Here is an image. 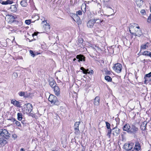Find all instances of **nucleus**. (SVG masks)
Here are the masks:
<instances>
[{"label": "nucleus", "instance_id": "nucleus-1", "mask_svg": "<svg viewBox=\"0 0 151 151\" xmlns=\"http://www.w3.org/2000/svg\"><path fill=\"white\" fill-rule=\"evenodd\" d=\"M32 109V105L30 103L25 104L22 110L24 113L27 114L30 113Z\"/></svg>", "mask_w": 151, "mask_h": 151}, {"label": "nucleus", "instance_id": "nucleus-2", "mask_svg": "<svg viewBox=\"0 0 151 151\" xmlns=\"http://www.w3.org/2000/svg\"><path fill=\"white\" fill-rule=\"evenodd\" d=\"M0 134L1 136L6 139H9L10 137V134L6 129H2L0 130Z\"/></svg>", "mask_w": 151, "mask_h": 151}, {"label": "nucleus", "instance_id": "nucleus-3", "mask_svg": "<svg viewBox=\"0 0 151 151\" xmlns=\"http://www.w3.org/2000/svg\"><path fill=\"white\" fill-rule=\"evenodd\" d=\"M113 69L118 73H120L122 69V65L119 63H117L115 64L113 67Z\"/></svg>", "mask_w": 151, "mask_h": 151}, {"label": "nucleus", "instance_id": "nucleus-4", "mask_svg": "<svg viewBox=\"0 0 151 151\" xmlns=\"http://www.w3.org/2000/svg\"><path fill=\"white\" fill-rule=\"evenodd\" d=\"M81 122H77L74 124V133L76 135H79L80 134V131L79 129V126Z\"/></svg>", "mask_w": 151, "mask_h": 151}, {"label": "nucleus", "instance_id": "nucleus-5", "mask_svg": "<svg viewBox=\"0 0 151 151\" xmlns=\"http://www.w3.org/2000/svg\"><path fill=\"white\" fill-rule=\"evenodd\" d=\"M17 17L16 16H13L12 15H8L6 16V19L9 23H12L14 21H16Z\"/></svg>", "mask_w": 151, "mask_h": 151}, {"label": "nucleus", "instance_id": "nucleus-6", "mask_svg": "<svg viewBox=\"0 0 151 151\" xmlns=\"http://www.w3.org/2000/svg\"><path fill=\"white\" fill-rule=\"evenodd\" d=\"M48 100L52 104L57 105V97L54 95L51 94L50 95L48 98Z\"/></svg>", "mask_w": 151, "mask_h": 151}, {"label": "nucleus", "instance_id": "nucleus-7", "mask_svg": "<svg viewBox=\"0 0 151 151\" xmlns=\"http://www.w3.org/2000/svg\"><path fill=\"white\" fill-rule=\"evenodd\" d=\"M138 129L134 125H132L130 128L129 134H135L137 132Z\"/></svg>", "mask_w": 151, "mask_h": 151}, {"label": "nucleus", "instance_id": "nucleus-8", "mask_svg": "<svg viewBox=\"0 0 151 151\" xmlns=\"http://www.w3.org/2000/svg\"><path fill=\"white\" fill-rule=\"evenodd\" d=\"M42 23L44 24L43 27L46 31L47 32L50 29V26L47 22L46 20L42 22Z\"/></svg>", "mask_w": 151, "mask_h": 151}, {"label": "nucleus", "instance_id": "nucleus-9", "mask_svg": "<svg viewBox=\"0 0 151 151\" xmlns=\"http://www.w3.org/2000/svg\"><path fill=\"white\" fill-rule=\"evenodd\" d=\"M94 21L95 20H93V19L89 20L87 24V27L90 28H92L95 23Z\"/></svg>", "mask_w": 151, "mask_h": 151}, {"label": "nucleus", "instance_id": "nucleus-10", "mask_svg": "<svg viewBox=\"0 0 151 151\" xmlns=\"http://www.w3.org/2000/svg\"><path fill=\"white\" fill-rule=\"evenodd\" d=\"M124 147L126 150L130 151L132 148V144H125L124 146Z\"/></svg>", "mask_w": 151, "mask_h": 151}, {"label": "nucleus", "instance_id": "nucleus-11", "mask_svg": "<svg viewBox=\"0 0 151 151\" xmlns=\"http://www.w3.org/2000/svg\"><path fill=\"white\" fill-rule=\"evenodd\" d=\"M131 126L128 124H126L123 127L122 129L124 131H126L129 134Z\"/></svg>", "mask_w": 151, "mask_h": 151}, {"label": "nucleus", "instance_id": "nucleus-12", "mask_svg": "<svg viewBox=\"0 0 151 151\" xmlns=\"http://www.w3.org/2000/svg\"><path fill=\"white\" fill-rule=\"evenodd\" d=\"M76 58L78 59V61L79 62L85 61V57L82 55H77L76 56Z\"/></svg>", "mask_w": 151, "mask_h": 151}, {"label": "nucleus", "instance_id": "nucleus-13", "mask_svg": "<svg viewBox=\"0 0 151 151\" xmlns=\"http://www.w3.org/2000/svg\"><path fill=\"white\" fill-rule=\"evenodd\" d=\"M54 91L56 95L58 96L60 93V89L58 86H55L53 88Z\"/></svg>", "mask_w": 151, "mask_h": 151}, {"label": "nucleus", "instance_id": "nucleus-14", "mask_svg": "<svg viewBox=\"0 0 151 151\" xmlns=\"http://www.w3.org/2000/svg\"><path fill=\"white\" fill-rule=\"evenodd\" d=\"M77 44L80 47V48L83 47L84 45L83 44V40L82 38H79L77 42Z\"/></svg>", "mask_w": 151, "mask_h": 151}, {"label": "nucleus", "instance_id": "nucleus-15", "mask_svg": "<svg viewBox=\"0 0 151 151\" xmlns=\"http://www.w3.org/2000/svg\"><path fill=\"white\" fill-rule=\"evenodd\" d=\"M49 83L50 86L52 87L53 88L56 86V83L54 80L52 79L51 78L49 80Z\"/></svg>", "mask_w": 151, "mask_h": 151}, {"label": "nucleus", "instance_id": "nucleus-16", "mask_svg": "<svg viewBox=\"0 0 151 151\" xmlns=\"http://www.w3.org/2000/svg\"><path fill=\"white\" fill-rule=\"evenodd\" d=\"M113 129L114 130L113 133L114 135L116 136H117L118 134L119 133L120 129L117 127L114 128Z\"/></svg>", "mask_w": 151, "mask_h": 151}, {"label": "nucleus", "instance_id": "nucleus-17", "mask_svg": "<svg viewBox=\"0 0 151 151\" xmlns=\"http://www.w3.org/2000/svg\"><path fill=\"white\" fill-rule=\"evenodd\" d=\"M147 124V122L144 121L141 124L140 126V128L142 130L144 131L146 129Z\"/></svg>", "mask_w": 151, "mask_h": 151}, {"label": "nucleus", "instance_id": "nucleus-18", "mask_svg": "<svg viewBox=\"0 0 151 151\" xmlns=\"http://www.w3.org/2000/svg\"><path fill=\"white\" fill-rule=\"evenodd\" d=\"M100 103V98L98 96H96L94 99V104L95 106L99 105Z\"/></svg>", "mask_w": 151, "mask_h": 151}, {"label": "nucleus", "instance_id": "nucleus-19", "mask_svg": "<svg viewBox=\"0 0 151 151\" xmlns=\"http://www.w3.org/2000/svg\"><path fill=\"white\" fill-rule=\"evenodd\" d=\"M136 3L137 7H140L143 4V1L142 0H136Z\"/></svg>", "mask_w": 151, "mask_h": 151}, {"label": "nucleus", "instance_id": "nucleus-20", "mask_svg": "<svg viewBox=\"0 0 151 151\" xmlns=\"http://www.w3.org/2000/svg\"><path fill=\"white\" fill-rule=\"evenodd\" d=\"M13 2L12 1L7 0L6 1H2V0H0V3L3 5H7L8 4H11L13 3Z\"/></svg>", "mask_w": 151, "mask_h": 151}, {"label": "nucleus", "instance_id": "nucleus-21", "mask_svg": "<svg viewBox=\"0 0 151 151\" xmlns=\"http://www.w3.org/2000/svg\"><path fill=\"white\" fill-rule=\"evenodd\" d=\"M6 143V141L3 138H0V147L4 146Z\"/></svg>", "mask_w": 151, "mask_h": 151}, {"label": "nucleus", "instance_id": "nucleus-22", "mask_svg": "<svg viewBox=\"0 0 151 151\" xmlns=\"http://www.w3.org/2000/svg\"><path fill=\"white\" fill-rule=\"evenodd\" d=\"M21 5L22 6L26 7L28 5L27 3L26 0H22L20 2Z\"/></svg>", "mask_w": 151, "mask_h": 151}, {"label": "nucleus", "instance_id": "nucleus-23", "mask_svg": "<svg viewBox=\"0 0 151 151\" xmlns=\"http://www.w3.org/2000/svg\"><path fill=\"white\" fill-rule=\"evenodd\" d=\"M134 34L135 36L139 37L142 35V33L141 30L139 29L135 33H134Z\"/></svg>", "mask_w": 151, "mask_h": 151}, {"label": "nucleus", "instance_id": "nucleus-24", "mask_svg": "<svg viewBox=\"0 0 151 151\" xmlns=\"http://www.w3.org/2000/svg\"><path fill=\"white\" fill-rule=\"evenodd\" d=\"M11 11L13 12H16L17 10V8L16 6L14 5H12L10 7Z\"/></svg>", "mask_w": 151, "mask_h": 151}, {"label": "nucleus", "instance_id": "nucleus-25", "mask_svg": "<svg viewBox=\"0 0 151 151\" xmlns=\"http://www.w3.org/2000/svg\"><path fill=\"white\" fill-rule=\"evenodd\" d=\"M27 92L23 91H21L18 94L19 96H24V97H27L29 95H27L26 93Z\"/></svg>", "mask_w": 151, "mask_h": 151}, {"label": "nucleus", "instance_id": "nucleus-26", "mask_svg": "<svg viewBox=\"0 0 151 151\" xmlns=\"http://www.w3.org/2000/svg\"><path fill=\"white\" fill-rule=\"evenodd\" d=\"M144 79H145L144 83L145 84L151 81V78H150L144 77Z\"/></svg>", "mask_w": 151, "mask_h": 151}, {"label": "nucleus", "instance_id": "nucleus-27", "mask_svg": "<svg viewBox=\"0 0 151 151\" xmlns=\"http://www.w3.org/2000/svg\"><path fill=\"white\" fill-rule=\"evenodd\" d=\"M140 146L139 143L138 142H136L135 146V149L137 150H138L140 149Z\"/></svg>", "mask_w": 151, "mask_h": 151}, {"label": "nucleus", "instance_id": "nucleus-28", "mask_svg": "<svg viewBox=\"0 0 151 151\" xmlns=\"http://www.w3.org/2000/svg\"><path fill=\"white\" fill-rule=\"evenodd\" d=\"M11 103L13 104L16 106H18V105L19 104V103L17 101L14 100H12L11 101Z\"/></svg>", "mask_w": 151, "mask_h": 151}, {"label": "nucleus", "instance_id": "nucleus-29", "mask_svg": "<svg viewBox=\"0 0 151 151\" xmlns=\"http://www.w3.org/2000/svg\"><path fill=\"white\" fill-rule=\"evenodd\" d=\"M22 114L20 113H19L17 114V119L19 121L21 120L22 119Z\"/></svg>", "mask_w": 151, "mask_h": 151}, {"label": "nucleus", "instance_id": "nucleus-30", "mask_svg": "<svg viewBox=\"0 0 151 151\" xmlns=\"http://www.w3.org/2000/svg\"><path fill=\"white\" fill-rule=\"evenodd\" d=\"M105 79L108 82H110L112 80L111 78L109 76H105Z\"/></svg>", "mask_w": 151, "mask_h": 151}, {"label": "nucleus", "instance_id": "nucleus-31", "mask_svg": "<svg viewBox=\"0 0 151 151\" xmlns=\"http://www.w3.org/2000/svg\"><path fill=\"white\" fill-rule=\"evenodd\" d=\"M148 48V46L146 44L142 45L141 46V50H144Z\"/></svg>", "mask_w": 151, "mask_h": 151}, {"label": "nucleus", "instance_id": "nucleus-32", "mask_svg": "<svg viewBox=\"0 0 151 151\" xmlns=\"http://www.w3.org/2000/svg\"><path fill=\"white\" fill-rule=\"evenodd\" d=\"M150 52L148 51H144L142 52V54L144 55L148 56L149 55V54H150Z\"/></svg>", "mask_w": 151, "mask_h": 151}, {"label": "nucleus", "instance_id": "nucleus-33", "mask_svg": "<svg viewBox=\"0 0 151 151\" xmlns=\"http://www.w3.org/2000/svg\"><path fill=\"white\" fill-rule=\"evenodd\" d=\"M80 69L82 70L83 73L84 74H86L88 73V69H85L83 67H81L80 68Z\"/></svg>", "mask_w": 151, "mask_h": 151}, {"label": "nucleus", "instance_id": "nucleus-34", "mask_svg": "<svg viewBox=\"0 0 151 151\" xmlns=\"http://www.w3.org/2000/svg\"><path fill=\"white\" fill-rule=\"evenodd\" d=\"M108 11L109 12V15H107L108 17H109L110 15H114V13L112 14H111V13H112L113 12V10L112 9L109 8L108 9Z\"/></svg>", "mask_w": 151, "mask_h": 151}, {"label": "nucleus", "instance_id": "nucleus-35", "mask_svg": "<svg viewBox=\"0 0 151 151\" xmlns=\"http://www.w3.org/2000/svg\"><path fill=\"white\" fill-rule=\"evenodd\" d=\"M93 20H94L95 21V23H99L101 22H103V20H101L99 19H93Z\"/></svg>", "mask_w": 151, "mask_h": 151}, {"label": "nucleus", "instance_id": "nucleus-36", "mask_svg": "<svg viewBox=\"0 0 151 151\" xmlns=\"http://www.w3.org/2000/svg\"><path fill=\"white\" fill-rule=\"evenodd\" d=\"M14 124H16V125L18 127H21V125L20 122L17 120H16L15 122H14Z\"/></svg>", "mask_w": 151, "mask_h": 151}, {"label": "nucleus", "instance_id": "nucleus-37", "mask_svg": "<svg viewBox=\"0 0 151 151\" xmlns=\"http://www.w3.org/2000/svg\"><path fill=\"white\" fill-rule=\"evenodd\" d=\"M111 129H108L107 133L106 134L107 136H108L109 138H110L111 136Z\"/></svg>", "mask_w": 151, "mask_h": 151}, {"label": "nucleus", "instance_id": "nucleus-38", "mask_svg": "<svg viewBox=\"0 0 151 151\" xmlns=\"http://www.w3.org/2000/svg\"><path fill=\"white\" fill-rule=\"evenodd\" d=\"M136 25V24L135 23L133 24H131L129 27V29H132L134 27H135V26Z\"/></svg>", "mask_w": 151, "mask_h": 151}, {"label": "nucleus", "instance_id": "nucleus-39", "mask_svg": "<svg viewBox=\"0 0 151 151\" xmlns=\"http://www.w3.org/2000/svg\"><path fill=\"white\" fill-rule=\"evenodd\" d=\"M106 127L108 129H111L110 127V124L107 122H106Z\"/></svg>", "mask_w": 151, "mask_h": 151}, {"label": "nucleus", "instance_id": "nucleus-40", "mask_svg": "<svg viewBox=\"0 0 151 151\" xmlns=\"http://www.w3.org/2000/svg\"><path fill=\"white\" fill-rule=\"evenodd\" d=\"M18 76L17 74V73L14 72L13 73L12 75V77L14 78H16Z\"/></svg>", "mask_w": 151, "mask_h": 151}, {"label": "nucleus", "instance_id": "nucleus-41", "mask_svg": "<svg viewBox=\"0 0 151 151\" xmlns=\"http://www.w3.org/2000/svg\"><path fill=\"white\" fill-rule=\"evenodd\" d=\"M29 53L33 57H34L36 55V54H35V53L32 50H30L29 51Z\"/></svg>", "mask_w": 151, "mask_h": 151}, {"label": "nucleus", "instance_id": "nucleus-42", "mask_svg": "<svg viewBox=\"0 0 151 151\" xmlns=\"http://www.w3.org/2000/svg\"><path fill=\"white\" fill-rule=\"evenodd\" d=\"M31 22V20L30 19L26 20L25 21V23L27 25H29L30 24Z\"/></svg>", "mask_w": 151, "mask_h": 151}, {"label": "nucleus", "instance_id": "nucleus-43", "mask_svg": "<svg viewBox=\"0 0 151 151\" xmlns=\"http://www.w3.org/2000/svg\"><path fill=\"white\" fill-rule=\"evenodd\" d=\"M75 18H76L77 19H76V20H75V19H73V20L75 21L76 22H78V21H80V18L77 15H76V17Z\"/></svg>", "mask_w": 151, "mask_h": 151}, {"label": "nucleus", "instance_id": "nucleus-44", "mask_svg": "<svg viewBox=\"0 0 151 151\" xmlns=\"http://www.w3.org/2000/svg\"><path fill=\"white\" fill-rule=\"evenodd\" d=\"M145 77L151 78V72L145 75Z\"/></svg>", "mask_w": 151, "mask_h": 151}, {"label": "nucleus", "instance_id": "nucleus-45", "mask_svg": "<svg viewBox=\"0 0 151 151\" xmlns=\"http://www.w3.org/2000/svg\"><path fill=\"white\" fill-rule=\"evenodd\" d=\"M82 11H81V10H79L78 11H77V12H76V15H81L82 14Z\"/></svg>", "mask_w": 151, "mask_h": 151}, {"label": "nucleus", "instance_id": "nucleus-46", "mask_svg": "<svg viewBox=\"0 0 151 151\" xmlns=\"http://www.w3.org/2000/svg\"><path fill=\"white\" fill-rule=\"evenodd\" d=\"M140 13L142 15H145L146 14V12L145 10L142 9V10L140 11Z\"/></svg>", "mask_w": 151, "mask_h": 151}, {"label": "nucleus", "instance_id": "nucleus-47", "mask_svg": "<svg viewBox=\"0 0 151 151\" xmlns=\"http://www.w3.org/2000/svg\"><path fill=\"white\" fill-rule=\"evenodd\" d=\"M147 22L149 23L151 22V14L150 15L147 19Z\"/></svg>", "mask_w": 151, "mask_h": 151}, {"label": "nucleus", "instance_id": "nucleus-48", "mask_svg": "<svg viewBox=\"0 0 151 151\" xmlns=\"http://www.w3.org/2000/svg\"><path fill=\"white\" fill-rule=\"evenodd\" d=\"M12 136L13 138L14 139H15L17 137V135L16 134H13Z\"/></svg>", "mask_w": 151, "mask_h": 151}, {"label": "nucleus", "instance_id": "nucleus-49", "mask_svg": "<svg viewBox=\"0 0 151 151\" xmlns=\"http://www.w3.org/2000/svg\"><path fill=\"white\" fill-rule=\"evenodd\" d=\"M9 119L12 122H13L14 123V122H15L16 120L15 119L13 118H12Z\"/></svg>", "mask_w": 151, "mask_h": 151}, {"label": "nucleus", "instance_id": "nucleus-50", "mask_svg": "<svg viewBox=\"0 0 151 151\" xmlns=\"http://www.w3.org/2000/svg\"><path fill=\"white\" fill-rule=\"evenodd\" d=\"M146 45L148 46V48L150 46H151V43L149 42H147L145 44Z\"/></svg>", "mask_w": 151, "mask_h": 151}, {"label": "nucleus", "instance_id": "nucleus-51", "mask_svg": "<svg viewBox=\"0 0 151 151\" xmlns=\"http://www.w3.org/2000/svg\"><path fill=\"white\" fill-rule=\"evenodd\" d=\"M129 32H130V33H131V34H132V35H135L134 33L133 32H131L132 29H129Z\"/></svg>", "mask_w": 151, "mask_h": 151}, {"label": "nucleus", "instance_id": "nucleus-52", "mask_svg": "<svg viewBox=\"0 0 151 151\" xmlns=\"http://www.w3.org/2000/svg\"><path fill=\"white\" fill-rule=\"evenodd\" d=\"M129 32H130V33H131V34H132V35H135L134 33L133 32H131L132 29H129Z\"/></svg>", "mask_w": 151, "mask_h": 151}, {"label": "nucleus", "instance_id": "nucleus-53", "mask_svg": "<svg viewBox=\"0 0 151 151\" xmlns=\"http://www.w3.org/2000/svg\"><path fill=\"white\" fill-rule=\"evenodd\" d=\"M35 54H36V55H38L39 54H40V53H39L37 52H35Z\"/></svg>", "mask_w": 151, "mask_h": 151}, {"label": "nucleus", "instance_id": "nucleus-54", "mask_svg": "<svg viewBox=\"0 0 151 151\" xmlns=\"http://www.w3.org/2000/svg\"><path fill=\"white\" fill-rule=\"evenodd\" d=\"M109 1V0H104V2H108Z\"/></svg>", "mask_w": 151, "mask_h": 151}, {"label": "nucleus", "instance_id": "nucleus-55", "mask_svg": "<svg viewBox=\"0 0 151 151\" xmlns=\"http://www.w3.org/2000/svg\"><path fill=\"white\" fill-rule=\"evenodd\" d=\"M20 151H24L23 148H21L20 150Z\"/></svg>", "mask_w": 151, "mask_h": 151}, {"label": "nucleus", "instance_id": "nucleus-56", "mask_svg": "<svg viewBox=\"0 0 151 151\" xmlns=\"http://www.w3.org/2000/svg\"><path fill=\"white\" fill-rule=\"evenodd\" d=\"M135 27H136V28H137L138 29H140L139 27V26H135Z\"/></svg>", "mask_w": 151, "mask_h": 151}, {"label": "nucleus", "instance_id": "nucleus-57", "mask_svg": "<svg viewBox=\"0 0 151 151\" xmlns=\"http://www.w3.org/2000/svg\"><path fill=\"white\" fill-rule=\"evenodd\" d=\"M150 54H149V55L148 56L150 57V58H151V52H150Z\"/></svg>", "mask_w": 151, "mask_h": 151}, {"label": "nucleus", "instance_id": "nucleus-58", "mask_svg": "<svg viewBox=\"0 0 151 151\" xmlns=\"http://www.w3.org/2000/svg\"><path fill=\"white\" fill-rule=\"evenodd\" d=\"M34 35H36V33L35 32L33 34H32V35L33 36Z\"/></svg>", "mask_w": 151, "mask_h": 151}, {"label": "nucleus", "instance_id": "nucleus-59", "mask_svg": "<svg viewBox=\"0 0 151 151\" xmlns=\"http://www.w3.org/2000/svg\"><path fill=\"white\" fill-rule=\"evenodd\" d=\"M76 60V59L75 58H74L73 59V60L74 61H75Z\"/></svg>", "mask_w": 151, "mask_h": 151}, {"label": "nucleus", "instance_id": "nucleus-60", "mask_svg": "<svg viewBox=\"0 0 151 151\" xmlns=\"http://www.w3.org/2000/svg\"><path fill=\"white\" fill-rule=\"evenodd\" d=\"M52 151H55L54 150H52Z\"/></svg>", "mask_w": 151, "mask_h": 151}]
</instances>
